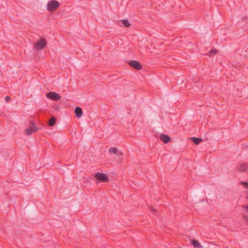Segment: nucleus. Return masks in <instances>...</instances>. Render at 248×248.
<instances>
[{"label":"nucleus","instance_id":"18","mask_svg":"<svg viewBox=\"0 0 248 248\" xmlns=\"http://www.w3.org/2000/svg\"><path fill=\"white\" fill-rule=\"evenodd\" d=\"M244 217L246 221L248 222V217L245 215Z\"/></svg>","mask_w":248,"mask_h":248},{"label":"nucleus","instance_id":"19","mask_svg":"<svg viewBox=\"0 0 248 248\" xmlns=\"http://www.w3.org/2000/svg\"><path fill=\"white\" fill-rule=\"evenodd\" d=\"M244 208L248 211V205L244 206Z\"/></svg>","mask_w":248,"mask_h":248},{"label":"nucleus","instance_id":"2","mask_svg":"<svg viewBox=\"0 0 248 248\" xmlns=\"http://www.w3.org/2000/svg\"><path fill=\"white\" fill-rule=\"evenodd\" d=\"M46 40L42 38L37 43L34 44V47L38 49H42L46 46Z\"/></svg>","mask_w":248,"mask_h":248},{"label":"nucleus","instance_id":"20","mask_svg":"<svg viewBox=\"0 0 248 248\" xmlns=\"http://www.w3.org/2000/svg\"><path fill=\"white\" fill-rule=\"evenodd\" d=\"M151 210H152V211H155V210L153 208V207H151Z\"/></svg>","mask_w":248,"mask_h":248},{"label":"nucleus","instance_id":"14","mask_svg":"<svg viewBox=\"0 0 248 248\" xmlns=\"http://www.w3.org/2000/svg\"><path fill=\"white\" fill-rule=\"evenodd\" d=\"M122 22L123 24L126 27H129L130 25L127 20H123Z\"/></svg>","mask_w":248,"mask_h":248},{"label":"nucleus","instance_id":"6","mask_svg":"<svg viewBox=\"0 0 248 248\" xmlns=\"http://www.w3.org/2000/svg\"><path fill=\"white\" fill-rule=\"evenodd\" d=\"M129 64L130 66L137 70H140L142 68L141 64L137 61H130L129 62Z\"/></svg>","mask_w":248,"mask_h":248},{"label":"nucleus","instance_id":"10","mask_svg":"<svg viewBox=\"0 0 248 248\" xmlns=\"http://www.w3.org/2000/svg\"><path fill=\"white\" fill-rule=\"evenodd\" d=\"M160 139L165 143H168L170 141V137L165 134H161L160 135Z\"/></svg>","mask_w":248,"mask_h":248},{"label":"nucleus","instance_id":"3","mask_svg":"<svg viewBox=\"0 0 248 248\" xmlns=\"http://www.w3.org/2000/svg\"><path fill=\"white\" fill-rule=\"evenodd\" d=\"M38 130V129L35 126V124L32 122H30V127L26 129L25 132L27 135H30L37 131Z\"/></svg>","mask_w":248,"mask_h":248},{"label":"nucleus","instance_id":"7","mask_svg":"<svg viewBox=\"0 0 248 248\" xmlns=\"http://www.w3.org/2000/svg\"><path fill=\"white\" fill-rule=\"evenodd\" d=\"M190 242L194 248H203L201 243L196 239H190Z\"/></svg>","mask_w":248,"mask_h":248},{"label":"nucleus","instance_id":"9","mask_svg":"<svg viewBox=\"0 0 248 248\" xmlns=\"http://www.w3.org/2000/svg\"><path fill=\"white\" fill-rule=\"evenodd\" d=\"M238 170L241 172L248 173V164H242L239 167Z\"/></svg>","mask_w":248,"mask_h":248},{"label":"nucleus","instance_id":"17","mask_svg":"<svg viewBox=\"0 0 248 248\" xmlns=\"http://www.w3.org/2000/svg\"><path fill=\"white\" fill-rule=\"evenodd\" d=\"M10 97L7 96L5 97V101L6 102L9 101L10 100Z\"/></svg>","mask_w":248,"mask_h":248},{"label":"nucleus","instance_id":"15","mask_svg":"<svg viewBox=\"0 0 248 248\" xmlns=\"http://www.w3.org/2000/svg\"><path fill=\"white\" fill-rule=\"evenodd\" d=\"M241 184L245 187L248 188V182H242Z\"/></svg>","mask_w":248,"mask_h":248},{"label":"nucleus","instance_id":"5","mask_svg":"<svg viewBox=\"0 0 248 248\" xmlns=\"http://www.w3.org/2000/svg\"><path fill=\"white\" fill-rule=\"evenodd\" d=\"M46 96L47 98L54 101H58L61 99V97L59 94L54 92H49L47 93Z\"/></svg>","mask_w":248,"mask_h":248},{"label":"nucleus","instance_id":"1","mask_svg":"<svg viewBox=\"0 0 248 248\" xmlns=\"http://www.w3.org/2000/svg\"><path fill=\"white\" fill-rule=\"evenodd\" d=\"M59 7V3L55 0L50 1L48 2L47 9L49 11H54Z\"/></svg>","mask_w":248,"mask_h":248},{"label":"nucleus","instance_id":"13","mask_svg":"<svg viewBox=\"0 0 248 248\" xmlns=\"http://www.w3.org/2000/svg\"><path fill=\"white\" fill-rule=\"evenodd\" d=\"M56 119L54 117H51L49 121V125L50 126L54 125L56 123Z\"/></svg>","mask_w":248,"mask_h":248},{"label":"nucleus","instance_id":"12","mask_svg":"<svg viewBox=\"0 0 248 248\" xmlns=\"http://www.w3.org/2000/svg\"><path fill=\"white\" fill-rule=\"evenodd\" d=\"M193 142L195 144H198L200 142H201L202 140V139L200 138H195L193 137L191 139Z\"/></svg>","mask_w":248,"mask_h":248},{"label":"nucleus","instance_id":"11","mask_svg":"<svg viewBox=\"0 0 248 248\" xmlns=\"http://www.w3.org/2000/svg\"><path fill=\"white\" fill-rule=\"evenodd\" d=\"M75 112L78 118H80L82 115V110L79 107H76L75 109Z\"/></svg>","mask_w":248,"mask_h":248},{"label":"nucleus","instance_id":"16","mask_svg":"<svg viewBox=\"0 0 248 248\" xmlns=\"http://www.w3.org/2000/svg\"><path fill=\"white\" fill-rule=\"evenodd\" d=\"M217 53V50L215 49H212L210 50V53L216 54Z\"/></svg>","mask_w":248,"mask_h":248},{"label":"nucleus","instance_id":"4","mask_svg":"<svg viewBox=\"0 0 248 248\" xmlns=\"http://www.w3.org/2000/svg\"><path fill=\"white\" fill-rule=\"evenodd\" d=\"M94 177L96 179L103 182H107L108 180V176L106 174L101 172H97L96 173Z\"/></svg>","mask_w":248,"mask_h":248},{"label":"nucleus","instance_id":"8","mask_svg":"<svg viewBox=\"0 0 248 248\" xmlns=\"http://www.w3.org/2000/svg\"><path fill=\"white\" fill-rule=\"evenodd\" d=\"M108 151L110 154H117L118 155H119V156H121L123 155L122 152L121 151L118 152V149L115 147L110 148Z\"/></svg>","mask_w":248,"mask_h":248}]
</instances>
